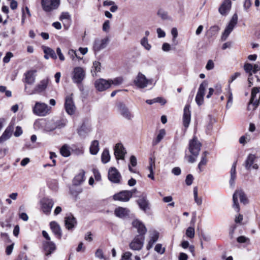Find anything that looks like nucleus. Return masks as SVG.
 Instances as JSON below:
<instances>
[{
  "label": "nucleus",
  "instance_id": "obj_1",
  "mask_svg": "<svg viewBox=\"0 0 260 260\" xmlns=\"http://www.w3.org/2000/svg\"><path fill=\"white\" fill-rule=\"evenodd\" d=\"M133 227L137 229L139 235L135 237L129 244L131 249L134 250H139L142 249L144 241V235L147 232V229L144 224L138 219H135L132 222Z\"/></svg>",
  "mask_w": 260,
  "mask_h": 260
},
{
  "label": "nucleus",
  "instance_id": "obj_2",
  "mask_svg": "<svg viewBox=\"0 0 260 260\" xmlns=\"http://www.w3.org/2000/svg\"><path fill=\"white\" fill-rule=\"evenodd\" d=\"M86 76V72L84 68L77 67L74 68L72 72V79L77 84L82 83Z\"/></svg>",
  "mask_w": 260,
  "mask_h": 260
},
{
  "label": "nucleus",
  "instance_id": "obj_3",
  "mask_svg": "<svg viewBox=\"0 0 260 260\" xmlns=\"http://www.w3.org/2000/svg\"><path fill=\"white\" fill-rule=\"evenodd\" d=\"M50 108L47 104L37 102L32 108L33 113L39 116H45L49 114Z\"/></svg>",
  "mask_w": 260,
  "mask_h": 260
},
{
  "label": "nucleus",
  "instance_id": "obj_4",
  "mask_svg": "<svg viewBox=\"0 0 260 260\" xmlns=\"http://www.w3.org/2000/svg\"><path fill=\"white\" fill-rule=\"evenodd\" d=\"M238 197L240 198V202L244 204L247 203V199L244 192L241 190H236L233 194V207L236 212H239L240 211V207L238 202Z\"/></svg>",
  "mask_w": 260,
  "mask_h": 260
},
{
  "label": "nucleus",
  "instance_id": "obj_5",
  "mask_svg": "<svg viewBox=\"0 0 260 260\" xmlns=\"http://www.w3.org/2000/svg\"><path fill=\"white\" fill-rule=\"evenodd\" d=\"M60 4V0H41L43 10L46 12H50L56 9Z\"/></svg>",
  "mask_w": 260,
  "mask_h": 260
},
{
  "label": "nucleus",
  "instance_id": "obj_6",
  "mask_svg": "<svg viewBox=\"0 0 260 260\" xmlns=\"http://www.w3.org/2000/svg\"><path fill=\"white\" fill-rule=\"evenodd\" d=\"M238 22V15L237 14H235L232 16L231 20H230L229 24L225 27L224 32H223L221 36V40L225 41L230 33L233 31L235 26L236 25Z\"/></svg>",
  "mask_w": 260,
  "mask_h": 260
},
{
  "label": "nucleus",
  "instance_id": "obj_7",
  "mask_svg": "<svg viewBox=\"0 0 260 260\" xmlns=\"http://www.w3.org/2000/svg\"><path fill=\"white\" fill-rule=\"evenodd\" d=\"M48 83V79H44L41 80L40 82L35 86V88L32 90H28L27 86L26 85H25L24 90L29 95L40 93L46 89Z\"/></svg>",
  "mask_w": 260,
  "mask_h": 260
},
{
  "label": "nucleus",
  "instance_id": "obj_8",
  "mask_svg": "<svg viewBox=\"0 0 260 260\" xmlns=\"http://www.w3.org/2000/svg\"><path fill=\"white\" fill-rule=\"evenodd\" d=\"M208 86V82L204 81L200 85L196 96V102L199 105H202L204 103V96L206 87Z\"/></svg>",
  "mask_w": 260,
  "mask_h": 260
},
{
  "label": "nucleus",
  "instance_id": "obj_9",
  "mask_svg": "<svg viewBox=\"0 0 260 260\" xmlns=\"http://www.w3.org/2000/svg\"><path fill=\"white\" fill-rule=\"evenodd\" d=\"M135 84L140 88H144L151 83V80L147 79L146 76L141 73H139L134 80Z\"/></svg>",
  "mask_w": 260,
  "mask_h": 260
},
{
  "label": "nucleus",
  "instance_id": "obj_10",
  "mask_svg": "<svg viewBox=\"0 0 260 260\" xmlns=\"http://www.w3.org/2000/svg\"><path fill=\"white\" fill-rule=\"evenodd\" d=\"M201 144L194 137L189 143V150L192 155L197 157L201 150Z\"/></svg>",
  "mask_w": 260,
  "mask_h": 260
},
{
  "label": "nucleus",
  "instance_id": "obj_11",
  "mask_svg": "<svg viewBox=\"0 0 260 260\" xmlns=\"http://www.w3.org/2000/svg\"><path fill=\"white\" fill-rule=\"evenodd\" d=\"M108 178L114 183H119L121 176L119 171L114 167L111 168L108 171Z\"/></svg>",
  "mask_w": 260,
  "mask_h": 260
},
{
  "label": "nucleus",
  "instance_id": "obj_12",
  "mask_svg": "<svg viewBox=\"0 0 260 260\" xmlns=\"http://www.w3.org/2000/svg\"><path fill=\"white\" fill-rule=\"evenodd\" d=\"M41 204L42 211L47 215L49 214L54 205L53 201L50 199L44 198L41 201Z\"/></svg>",
  "mask_w": 260,
  "mask_h": 260
},
{
  "label": "nucleus",
  "instance_id": "obj_13",
  "mask_svg": "<svg viewBox=\"0 0 260 260\" xmlns=\"http://www.w3.org/2000/svg\"><path fill=\"white\" fill-rule=\"evenodd\" d=\"M94 86L99 91H103L110 87V81L109 80L104 79H99L95 80Z\"/></svg>",
  "mask_w": 260,
  "mask_h": 260
},
{
  "label": "nucleus",
  "instance_id": "obj_14",
  "mask_svg": "<svg viewBox=\"0 0 260 260\" xmlns=\"http://www.w3.org/2000/svg\"><path fill=\"white\" fill-rule=\"evenodd\" d=\"M72 95L66 98L64 107L66 111L69 115L73 114L75 112L76 107L73 101Z\"/></svg>",
  "mask_w": 260,
  "mask_h": 260
},
{
  "label": "nucleus",
  "instance_id": "obj_15",
  "mask_svg": "<svg viewBox=\"0 0 260 260\" xmlns=\"http://www.w3.org/2000/svg\"><path fill=\"white\" fill-rule=\"evenodd\" d=\"M113 199L115 201L121 202H127L131 199V193L127 190H123L117 193H115L113 196Z\"/></svg>",
  "mask_w": 260,
  "mask_h": 260
},
{
  "label": "nucleus",
  "instance_id": "obj_16",
  "mask_svg": "<svg viewBox=\"0 0 260 260\" xmlns=\"http://www.w3.org/2000/svg\"><path fill=\"white\" fill-rule=\"evenodd\" d=\"M126 151L121 143H117L114 148V155L117 159H124Z\"/></svg>",
  "mask_w": 260,
  "mask_h": 260
},
{
  "label": "nucleus",
  "instance_id": "obj_17",
  "mask_svg": "<svg viewBox=\"0 0 260 260\" xmlns=\"http://www.w3.org/2000/svg\"><path fill=\"white\" fill-rule=\"evenodd\" d=\"M232 2L230 0H224L219 8V13L224 16H226L231 9Z\"/></svg>",
  "mask_w": 260,
  "mask_h": 260
},
{
  "label": "nucleus",
  "instance_id": "obj_18",
  "mask_svg": "<svg viewBox=\"0 0 260 260\" xmlns=\"http://www.w3.org/2000/svg\"><path fill=\"white\" fill-rule=\"evenodd\" d=\"M109 42V39L107 38L103 39H96L94 41L93 48L95 51H99L105 48Z\"/></svg>",
  "mask_w": 260,
  "mask_h": 260
},
{
  "label": "nucleus",
  "instance_id": "obj_19",
  "mask_svg": "<svg viewBox=\"0 0 260 260\" xmlns=\"http://www.w3.org/2000/svg\"><path fill=\"white\" fill-rule=\"evenodd\" d=\"M256 158L254 155L250 154L247 157L245 162V167L247 170H250L253 169L257 170L258 166L257 164H254V161Z\"/></svg>",
  "mask_w": 260,
  "mask_h": 260
},
{
  "label": "nucleus",
  "instance_id": "obj_20",
  "mask_svg": "<svg viewBox=\"0 0 260 260\" xmlns=\"http://www.w3.org/2000/svg\"><path fill=\"white\" fill-rule=\"evenodd\" d=\"M190 106L187 105L185 106L183 115V123L185 128H187L190 122V111L189 110Z\"/></svg>",
  "mask_w": 260,
  "mask_h": 260
},
{
  "label": "nucleus",
  "instance_id": "obj_21",
  "mask_svg": "<svg viewBox=\"0 0 260 260\" xmlns=\"http://www.w3.org/2000/svg\"><path fill=\"white\" fill-rule=\"evenodd\" d=\"M36 70H30L26 72L24 74V82L27 84H33L36 80Z\"/></svg>",
  "mask_w": 260,
  "mask_h": 260
},
{
  "label": "nucleus",
  "instance_id": "obj_22",
  "mask_svg": "<svg viewBox=\"0 0 260 260\" xmlns=\"http://www.w3.org/2000/svg\"><path fill=\"white\" fill-rule=\"evenodd\" d=\"M64 221L66 227L69 230L74 229L77 224L76 219L72 214L68 215L65 217Z\"/></svg>",
  "mask_w": 260,
  "mask_h": 260
},
{
  "label": "nucleus",
  "instance_id": "obj_23",
  "mask_svg": "<svg viewBox=\"0 0 260 260\" xmlns=\"http://www.w3.org/2000/svg\"><path fill=\"white\" fill-rule=\"evenodd\" d=\"M119 109L121 115L125 119L131 120L133 118V115L125 105L120 104L119 106Z\"/></svg>",
  "mask_w": 260,
  "mask_h": 260
},
{
  "label": "nucleus",
  "instance_id": "obj_24",
  "mask_svg": "<svg viewBox=\"0 0 260 260\" xmlns=\"http://www.w3.org/2000/svg\"><path fill=\"white\" fill-rule=\"evenodd\" d=\"M44 250L46 252V255L51 254L56 249L55 244L51 241H47L43 243Z\"/></svg>",
  "mask_w": 260,
  "mask_h": 260
},
{
  "label": "nucleus",
  "instance_id": "obj_25",
  "mask_svg": "<svg viewBox=\"0 0 260 260\" xmlns=\"http://www.w3.org/2000/svg\"><path fill=\"white\" fill-rule=\"evenodd\" d=\"M14 127L12 125L8 126L2 135L0 137V140L2 143L5 142L10 138L13 131Z\"/></svg>",
  "mask_w": 260,
  "mask_h": 260
},
{
  "label": "nucleus",
  "instance_id": "obj_26",
  "mask_svg": "<svg viewBox=\"0 0 260 260\" xmlns=\"http://www.w3.org/2000/svg\"><path fill=\"white\" fill-rule=\"evenodd\" d=\"M129 212V211L127 208L121 207L116 208L114 210L115 215L119 218H124L128 215Z\"/></svg>",
  "mask_w": 260,
  "mask_h": 260
},
{
  "label": "nucleus",
  "instance_id": "obj_27",
  "mask_svg": "<svg viewBox=\"0 0 260 260\" xmlns=\"http://www.w3.org/2000/svg\"><path fill=\"white\" fill-rule=\"evenodd\" d=\"M50 228L54 235L58 238L61 237V231L59 225L55 221L50 223Z\"/></svg>",
  "mask_w": 260,
  "mask_h": 260
},
{
  "label": "nucleus",
  "instance_id": "obj_28",
  "mask_svg": "<svg viewBox=\"0 0 260 260\" xmlns=\"http://www.w3.org/2000/svg\"><path fill=\"white\" fill-rule=\"evenodd\" d=\"M159 233L157 232L154 231L152 232L150 237V239L148 243L146 246V248L147 250H149L152 247L154 243H155L157 241Z\"/></svg>",
  "mask_w": 260,
  "mask_h": 260
},
{
  "label": "nucleus",
  "instance_id": "obj_29",
  "mask_svg": "<svg viewBox=\"0 0 260 260\" xmlns=\"http://www.w3.org/2000/svg\"><path fill=\"white\" fill-rule=\"evenodd\" d=\"M256 95L251 94V98L247 107L248 110H254L259 105V99H255Z\"/></svg>",
  "mask_w": 260,
  "mask_h": 260
},
{
  "label": "nucleus",
  "instance_id": "obj_30",
  "mask_svg": "<svg viewBox=\"0 0 260 260\" xmlns=\"http://www.w3.org/2000/svg\"><path fill=\"white\" fill-rule=\"evenodd\" d=\"M137 203L141 209L144 211H146L149 208V203L146 197H141L138 200Z\"/></svg>",
  "mask_w": 260,
  "mask_h": 260
},
{
  "label": "nucleus",
  "instance_id": "obj_31",
  "mask_svg": "<svg viewBox=\"0 0 260 260\" xmlns=\"http://www.w3.org/2000/svg\"><path fill=\"white\" fill-rule=\"evenodd\" d=\"M166 134V133L165 129H160L156 137L153 139L152 141V145H156L158 144L162 140Z\"/></svg>",
  "mask_w": 260,
  "mask_h": 260
},
{
  "label": "nucleus",
  "instance_id": "obj_32",
  "mask_svg": "<svg viewBox=\"0 0 260 260\" xmlns=\"http://www.w3.org/2000/svg\"><path fill=\"white\" fill-rule=\"evenodd\" d=\"M85 172L81 171L78 175H77L73 180L74 184L75 185H79L84 181Z\"/></svg>",
  "mask_w": 260,
  "mask_h": 260
},
{
  "label": "nucleus",
  "instance_id": "obj_33",
  "mask_svg": "<svg viewBox=\"0 0 260 260\" xmlns=\"http://www.w3.org/2000/svg\"><path fill=\"white\" fill-rule=\"evenodd\" d=\"M99 151V143L98 141H93L90 147V152L92 155H96Z\"/></svg>",
  "mask_w": 260,
  "mask_h": 260
},
{
  "label": "nucleus",
  "instance_id": "obj_34",
  "mask_svg": "<svg viewBox=\"0 0 260 260\" xmlns=\"http://www.w3.org/2000/svg\"><path fill=\"white\" fill-rule=\"evenodd\" d=\"M110 159V155L109 151L107 149H105L102 154L101 160L103 164H106L109 161Z\"/></svg>",
  "mask_w": 260,
  "mask_h": 260
},
{
  "label": "nucleus",
  "instance_id": "obj_35",
  "mask_svg": "<svg viewBox=\"0 0 260 260\" xmlns=\"http://www.w3.org/2000/svg\"><path fill=\"white\" fill-rule=\"evenodd\" d=\"M46 124L45 121L44 119H39L36 120L34 124V126L35 129L40 130L44 128Z\"/></svg>",
  "mask_w": 260,
  "mask_h": 260
},
{
  "label": "nucleus",
  "instance_id": "obj_36",
  "mask_svg": "<svg viewBox=\"0 0 260 260\" xmlns=\"http://www.w3.org/2000/svg\"><path fill=\"white\" fill-rule=\"evenodd\" d=\"M193 191L194 201L198 205L200 206L202 203V199L198 197V187H194Z\"/></svg>",
  "mask_w": 260,
  "mask_h": 260
},
{
  "label": "nucleus",
  "instance_id": "obj_37",
  "mask_svg": "<svg viewBox=\"0 0 260 260\" xmlns=\"http://www.w3.org/2000/svg\"><path fill=\"white\" fill-rule=\"evenodd\" d=\"M60 154L64 157H68L70 155L69 146L65 144L62 146L60 150Z\"/></svg>",
  "mask_w": 260,
  "mask_h": 260
},
{
  "label": "nucleus",
  "instance_id": "obj_38",
  "mask_svg": "<svg viewBox=\"0 0 260 260\" xmlns=\"http://www.w3.org/2000/svg\"><path fill=\"white\" fill-rule=\"evenodd\" d=\"M228 102L226 105V108L227 109L231 107L232 104H233V94L232 92V91L231 90L230 85L229 86L228 89Z\"/></svg>",
  "mask_w": 260,
  "mask_h": 260
},
{
  "label": "nucleus",
  "instance_id": "obj_39",
  "mask_svg": "<svg viewBox=\"0 0 260 260\" xmlns=\"http://www.w3.org/2000/svg\"><path fill=\"white\" fill-rule=\"evenodd\" d=\"M110 81V86L111 85H114L115 86H118L121 85L123 82V79L121 77H118L114 78L113 79L109 80Z\"/></svg>",
  "mask_w": 260,
  "mask_h": 260
},
{
  "label": "nucleus",
  "instance_id": "obj_40",
  "mask_svg": "<svg viewBox=\"0 0 260 260\" xmlns=\"http://www.w3.org/2000/svg\"><path fill=\"white\" fill-rule=\"evenodd\" d=\"M45 54H48L50 57L53 59H56L57 56L54 51L49 47H45L44 49Z\"/></svg>",
  "mask_w": 260,
  "mask_h": 260
},
{
  "label": "nucleus",
  "instance_id": "obj_41",
  "mask_svg": "<svg viewBox=\"0 0 260 260\" xmlns=\"http://www.w3.org/2000/svg\"><path fill=\"white\" fill-rule=\"evenodd\" d=\"M208 154V152L205 151L202 154L201 160L198 165V168L200 170V172L202 171L201 169V166L206 165L207 162V159L206 158V156Z\"/></svg>",
  "mask_w": 260,
  "mask_h": 260
},
{
  "label": "nucleus",
  "instance_id": "obj_42",
  "mask_svg": "<svg viewBox=\"0 0 260 260\" xmlns=\"http://www.w3.org/2000/svg\"><path fill=\"white\" fill-rule=\"evenodd\" d=\"M95 256L96 257L104 260H108V258L104 255L103 250L101 248H98L95 252Z\"/></svg>",
  "mask_w": 260,
  "mask_h": 260
},
{
  "label": "nucleus",
  "instance_id": "obj_43",
  "mask_svg": "<svg viewBox=\"0 0 260 260\" xmlns=\"http://www.w3.org/2000/svg\"><path fill=\"white\" fill-rule=\"evenodd\" d=\"M88 132L89 131L86 126L84 124H82L78 129V133L80 136L84 137L86 136Z\"/></svg>",
  "mask_w": 260,
  "mask_h": 260
},
{
  "label": "nucleus",
  "instance_id": "obj_44",
  "mask_svg": "<svg viewBox=\"0 0 260 260\" xmlns=\"http://www.w3.org/2000/svg\"><path fill=\"white\" fill-rule=\"evenodd\" d=\"M141 44L148 51H149L151 48V46L148 43L147 37H144L141 40Z\"/></svg>",
  "mask_w": 260,
  "mask_h": 260
},
{
  "label": "nucleus",
  "instance_id": "obj_45",
  "mask_svg": "<svg viewBox=\"0 0 260 260\" xmlns=\"http://www.w3.org/2000/svg\"><path fill=\"white\" fill-rule=\"evenodd\" d=\"M253 65L249 63H246L244 66V69L245 71L249 74L250 76H252L253 74Z\"/></svg>",
  "mask_w": 260,
  "mask_h": 260
},
{
  "label": "nucleus",
  "instance_id": "obj_46",
  "mask_svg": "<svg viewBox=\"0 0 260 260\" xmlns=\"http://www.w3.org/2000/svg\"><path fill=\"white\" fill-rule=\"evenodd\" d=\"M186 235L189 238H193L194 236V229L191 226L188 227L186 231Z\"/></svg>",
  "mask_w": 260,
  "mask_h": 260
},
{
  "label": "nucleus",
  "instance_id": "obj_47",
  "mask_svg": "<svg viewBox=\"0 0 260 260\" xmlns=\"http://www.w3.org/2000/svg\"><path fill=\"white\" fill-rule=\"evenodd\" d=\"M157 15L162 19H167L168 18L167 12L162 10H159L157 12Z\"/></svg>",
  "mask_w": 260,
  "mask_h": 260
},
{
  "label": "nucleus",
  "instance_id": "obj_48",
  "mask_svg": "<svg viewBox=\"0 0 260 260\" xmlns=\"http://www.w3.org/2000/svg\"><path fill=\"white\" fill-rule=\"evenodd\" d=\"M193 177L191 174L187 175L185 179L186 184L188 186L191 185L193 182Z\"/></svg>",
  "mask_w": 260,
  "mask_h": 260
},
{
  "label": "nucleus",
  "instance_id": "obj_49",
  "mask_svg": "<svg viewBox=\"0 0 260 260\" xmlns=\"http://www.w3.org/2000/svg\"><path fill=\"white\" fill-rule=\"evenodd\" d=\"M155 169V160L152 158L150 159L149 166L148 169L150 173L153 172V170Z\"/></svg>",
  "mask_w": 260,
  "mask_h": 260
},
{
  "label": "nucleus",
  "instance_id": "obj_50",
  "mask_svg": "<svg viewBox=\"0 0 260 260\" xmlns=\"http://www.w3.org/2000/svg\"><path fill=\"white\" fill-rule=\"evenodd\" d=\"M171 34L173 36L172 41L175 43L176 42V38L178 37V31L176 27H174L171 30Z\"/></svg>",
  "mask_w": 260,
  "mask_h": 260
},
{
  "label": "nucleus",
  "instance_id": "obj_51",
  "mask_svg": "<svg viewBox=\"0 0 260 260\" xmlns=\"http://www.w3.org/2000/svg\"><path fill=\"white\" fill-rule=\"evenodd\" d=\"M154 249L157 252L160 254H162L165 252V248H162V245L160 244H156Z\"/></svg>",
  "mask_w": 260,
  "mask_h": 260
},
{
  "label": "nucleus",
  "instance_id": "obj_52",
  "mask_svg": "<svg viewBox=\"0 0 260 260\" xmlns=\"http://www.w3.org/2000/svg\"><path fill=\"white\" fill-rule=\"evenodd\" d=\"M13 56V55L12 53L10 52H7L3 58L4 62L8 63L10 61L11 58Z\"/></svg>",
  "mask_w": 260,
  "mask_h": 260
},
{
  "label": "nucleus",
  "instance_id": "obj_53",
  "mask_svg": "<svg viewBox=\"0 0 260 260\" xmlns=\"http://www.w3.org/2000/svg\"><path fill=\"white\" fill-rule=\"evenodd\" d=\"M110 29V21L106 20L103 25V30L105 32H108Z\"/></svg>",
  "mask_w": 260,
  "mask_h": 260
},
{
  "label": "nucleus",
  "instance_id": "obj_54",
  "mask_svg": "<svg viewBox=\"0 0 260 260\" xmlns=\"http://www.w3.org/2000/svg\"><path fill=\"white\" fill-rule=\"evenodd\" d=\"M132 255L130 252H126L122 255L121 260H132Z\"/></svg>",
  "mask_w": 260,
  "mask_h": 260
},
{
  "label": "nucleus",
  "instance_id": "obj_55",
  "mask_svg": "<svg viewBox=\"0 0 260 260\" xmlns=\"http://www.w3.org/2000/svg\"><path fill=\"white\" fill-rule=\"evenodd\" d=\"M156 32L159 38H164L166 36V32L160 28H157Z\"/></svg>",
  "mask_w": 260,
  "mask_h": 260
},
{
  "label": "nucleus",
  "instance_id": "obj_56",
  "mask_svg": "<svg viewBox=\"0 0 260 260\" xmlns=\"http://www.w3.org/2000/svg\"><path fill=\"white\" fill-rule=\"evenodd\" d=\"M71 18L70 15L68 12L62 13L59 18V19L62 21L64 19L70 20Z\"/></svg>",
  "mask_w": 260,
  "mask_h": 260
},
{
  "label": "nucleus",
  "instance_id": "obj_57",
  "mask_svg": "<svg viewBox=\"0 0 260 260\" xmlns=\"http://www.w3.org/2000/svg\"><path fill=\"white\" fill-rule=\"evenodd\" d=\"M93 173L96 180L100 181L101 179V174L98 170L93 169Z\"/></svg>",
  "mask_w": 260,
  "mask_h": 260
},
{
  "label": "nucleus",
  "instance_id": "obj_58",
  "mask_svg": "<svg viewBox=\"0 0 260 260\" xmlns=\"http://www.w3.org/2000/svg\"><path fill=\"white\" fill-rule=\"evenodd\" d=\"M22 134V129L20 126H17L14 132V136L16 137L20 136Z\"/></svg>",
  "mask_w": 260,
  "mask_h": 260
},
{
  "label": "nucleus",
  "instance_id": "obj_59",
  "mask_svg": "<svg viewBox=\"0 0 260 260\" xmlns=\"http://www.w3.org/2000/svg\"><path fill=\"white\" fill-rule=\"evenodd\" d=\"M93 68H94L95 71L100 72L101 70V63L97 61H94L93 62Z\"/></svg>",
  "mask_w": 260,
  "mask_h": 260
},
{
  "label": "nucleus",
  "instance_id": "obj_60",
  "mask_svg": "<svg viewBox=\"0 0 260 260\" xmlns=\"http://www.w3.org/2000/svg\"><path fill=\"white\" fill-rule=\"evenodd\" d=\"M162 49L164 51L168 52L171 50V46L169 43H164L162 45Z\"/></svg>",
  "mask_w": 260,
  "mask_h": 260
},
{
  "label": "nucleus",
  "instance_id": "obj_61",
  "mask_svg": "<svg viewBox=\"0 0 260 260\" xmlns=\"http://www.w3.org/2000/svg\"><path fill=\"white\" fill-rule=\"evenodd\" d=\"M249 239L245 236H241L237 238V242L240 243H244L246 242Z\"/></svg>",
  "mask_w": 260,
  "mask_h": 260
},
{
  "label": "nucleus",
  "instance_id": "obj_62",
  "mask_svg": "<svg viewBox=\"0 0 260 260\" xmlns=\"http://www.w3.org/2000/svg\"><path fill=\"white\" fill-rule=\"evenodd\" d=\"M56 53L57 54V55H58V57H59V58L60 60L61 61H63L64 60V57L63 55V54L61 53V49H60V48H57L56 49Z\"/></svg>",
  "mask_w": 260,
  "mask_h": 260
},
{
  "label": "nucleus",
  "instance_id": "obj_63",
  "mask_svg": "<svg viewBox=\"0 0 260 260\" xmlns=\"http://www.w3.org/2000/svg\"><path fill=\"white\" fill-rule=\"evenodd\" d=\"M181 169L179 167H175L172 170V173L175 175H179L181 174Z\"/></svg>",
  "mask_w": 260,
  "mask_h": 260
},
{
  "label": "nucleus",
  "instance_id": "obj_64",
  "mask_svg": "<svg viewBox=\"0 0 260 260\" xmlns=\"http://www.w3.org/2000/svg\"><path fill=\"white\" fill-rule=\"evenodd\" d=\"M213 68H214L213 62L211 60H208V61L206 64V69L207 70H211L213 69Z\"/></svg>",
  "mask_w": 260,
  "mask_h": 260
}]
</instances>
